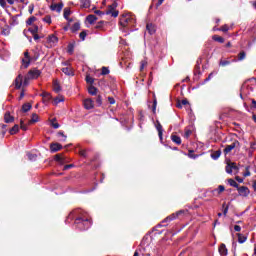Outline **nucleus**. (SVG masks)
Listing matches in <instances>:
<instances>
[{
    "label": "nucleus",
    "instance_id": "6e6d98bb",
    "mask_svg": "<svg viewBox=\"0 0 256 256\" xmlns=\"http://www.w3.org/2000/svg\"><path fill=\"white\" fill-rule=\"evenodd\" d=\"M230 165L232 167V171H236V173L239 171V166H237V163L230 162Z\"/></svg>",
    "mask_w": 256,
    "mask_h": 256
},
{
    "label": "nucleus",
    "instance_id": "2eb2a0df",
    "mask_svg": "<svg viewBox=\"0 0 256 256\" xmlns=\"http://www.w3.org/2000/svg\"><path fill=\"white\" fill-rule=\"evenodd\" d=\"M51 11H57V13H61V11L63 10V3H59V4H52L50 6Z\"/></svg>",
    "mask_w": 256,
    "mask_h": 256
},
{
    "label": "nucleus",
    "instance_id": "1a4fd4ad",
    "mask_svg": "<svg viewBox=\"0 0 256 256\" xmlns=\"http://www.w3.org/2000/svg\"><path fill=\"white\" fill-rule=\"evenodd\" d=\"M61 149H63V145H61L60 143L50 144L51 153H57V151H61Z\"/></svg>",
    "mask_w": 256,
    "mask_h": 256
},
{
    "label": "nucleus",
    "instance_id": "603ef678",
    "mask_svg": "<svg viewBox=\"0 0 256 256\" xmlns=\"http://www.w3.org/2000/svg\"><path fill=\"white\" fill-rule=\"evenodd\" d=\"M65 101V98L63 96L57 97L54 99V103L58 105V103H63Z\"/></svg>",
    "mask_w": 256,
    "mask_h": 256
},
{
    "label": "nucleus",
    "instance_id": "e2e57ef3",
    "mask_svg": "<svg viewBox=\"0 0 256 256\" xmlns=\"http://www.w3.org/2000/svg\"><path fill=\"white\" fill-rule=\"evenodd\" d=\"M103 25H105V21H99L96 24L95 29H103Z\"/></svg>",
    "mask_w": 256,
    "mask_h": 256
},
{
    "label": "nucleus",
    "instance_id": "58836bf2",
    "mask_svg": "<svg viewBox=\"0 0 256 256\" xmlns=\"http://www.w3.org/2000/svg\"><path fill=\"white\" fill-rule=\"evenodd\" d=\"M222 209H223V216L227 217V213H229V205H227L226 203H223Z\"/></svg>",
    "mask_w": 256,
    "mask_h": 256
},
{
    "label": "nucleus",
    "instance_id": "bf43d9fd",
    "mask_svg": "<svg viewBox=\"0 0 256 256\" xmlns=\"http://www.w3.org/2000/svg\"><path fill=\"white\" fill-rule=\"evenodd\" d=\"M79 37L81 39V41H85L86 37H87V31H82L80 34H79Z\"/></svg>",
    "mask_w": 256,
    "mask_h": 256
},
{
    "label": "nucleus",
    "instance_id": "39448f33",
    "mask_svg": "<svg viewBox=\"0 0 256 256\" xmlns=\"http://www.w3.org/2000/svg\"><path fill=\"white\" fill-rule=\"evenodd\" d=\"M237 191L240 197H249V193H251V191L249 190V187L247 186H239L237 188Z\"/></svg>",
    "mask_w": 256,
    "mask_h": 256
},
{
    "label": "nucleus",
    "instance_id": "69168bd1",
    "mask_svg": "<svg viewBox=\"0 0 256 256\" xmlns=\"http://www.w3.org/2000/svg\"><path fill=\"white\" fill-rule=\"evenodd\" d=\"M146 65H147L146 60H142L140 62V71H143V69H145Z\"/></svg>",
    "mask_w": 256,
    "mask_h": 256
},
{
    "label": "nucleus",
    "instance_id": "c9c22d12",
    "mask_svg": "<svg viewBox=\"0 0 256 256\" xmlns=\"http://www.w3.org/2000/svg\"><path fill=\"white\" fill-rule=\"evenodd\" d=\"M246 57H247V53L242 50L238 54V61H245Z\"/></svg>",
    "mask_w": 256,
    "mask_h": 256
},
{
    "label": "nucleus",
    "instance_id": "9b49d317",
    "mask_svg": "<svg viewBox=\"0 0 256 256\" xmlns=\"http://www.w3.org/2000/svg\"><path fill=\"white\" fill-rule=\"evenodd\" d=\"M40 97H42L43 103H49L52 99L51 93L49 92H42Z\"/></svg>",
    "mask_w": 256,
    "mask_h": 256
},
{
    "label": "nucleus",
    "instance_id": "8fccbe9b",
    "mask_svg": "<svg viewBox=\"0 0 256 256\" xmlns=\"http://www.w3.org/2000/svg\"><path fill=\"white\" fill-rule=\"evenodd\" d=\"M225 171H226V173H228L229 175H231V173H233V168L231 167V162H229V163L226 165Z\"/></svg>",
    "mask_w": 256,
    "mask_h": 256
},
{
    "label": "nucleus",
    "instance_id": "a18cd8bd",
    "mask_svg": "<svg viewBox=\"0 0 256 256\" xmlns=\"http://www.w3.org/2000/svg\"><path fill=\"white\" fill-rule=\"evenodd\" d=\"M64 19H69V15H71V8H69V7H66L65 9H64Z\"/></svg>",
    "mask_w": 256,
    "mask_h": 256
},
{
    "label": "nucleus",
    "instance_id": "c03bdc74",
    "mask_svg": "<svg viewBox=\"0 0 256 256\" xmlns=\"http://www.w3.org/2000/svg\"><path fill=\"white\" fill-rule=\"evenodd\" d=\"M183 105H189V100L183 99L181 102H178L176 107H178V109H181V107H183Z\"/></svg>",
    "mask_w": 256,
    "mask_h": 256
},
{
    "label": "nucleus",
    "instance_id": "4c0bfd02",
    "mask_svg": "<svg viewBox=\"0 0 256 256\" xmlns=\"http://www.w3.org/2000/svg\"><path fill=\"white\" fill-rule=\"evenodd\" d=\"M74 51H75V44H68L67 53H69V55H73Z\"/></svg>",
    "mask_w": 256,
    "mask_h": 256
},
{
    "label": "nucleus",
    "instance_id": "3c124183",
    "mask_svg": "<svg viewBox=\"0 0 256 256\" xmlns=\"http://www.w3.org/2000/svg\"><path fill=\"white\" fill-rule=\"evenodd\" d=\"M31 77L27 74L24 78V81H23V86L24 87H27V85H29V81H31Z\"/></svg>",
    "mask_w": 256,
    "mask_h": 256
},
{
    "label": "nucleus",
    "instance_id": "473e14b6",
    "mask_svg": "<svg viewBox=\"0 0 256 256\" xmlns=\"http://www.w3.org/2000/svg\"><path fill=\"white\" fill-rule=\"evenodd\" d=\"M212 39H213V41H216L217 43H225V38H223L219 35H213Z\"/></svg>",
    "mask_w": 256,
    "mask_h": 256
},
{
    "label": "nucleus",
    "instance_id": "6e6552de",
    "mask_svg": "<svg viewBox=\"0 0 256 256\" xmlns=\"http://www.w3.org/2000/svg\"><path fill=\"white\" fill-rule=\"evenodd\" d=\"M15 89H21L23 85V75L19 74L14 80Z\"/></svg>",
    "mask_w": 256,
    "mask_h": 256
},
{
    "label": "nucleus",
    "instance_id": "7ed1b4c3",
    "mask_svg": "<svg viewBox=\"0 0 256 256\" xmlns=\"http://www.w3.org/2000/svg\"><path fill=\"white\" fill-rule=\"evenodd\" d=\"M117 2H113L111 5L108 6V10L106 11V15H111L112 17L116 18L119 17V11L117 9Z\"/></svg>",
    "mask_w": 256,
    "mask_h": 256
},
{
    "label": "nucleus",
    "instance_id": "0e129e2a",
    "mask_svg": "<svg viewBox=\"0 0 256 256\" xmlns=\"http://www.w3.org/2000/svg\"><path fill=\"white\" fill-rule=\"evenodd\" d=\"M219 31H222L223 33H227V31H229V26L225 24L221 28H219Z\"/></svg>",
    "mask_w": 256,
    "mask_h": 256
},
{
    "label": "nucleus",
    "instance_id": "423d86ee",
    "mask_svg": "<svg viewBox=\"0 0 256 256\" xmlns=\"http://www.w3.org/2000/svg\"><path fill=\"white\" fill-rule=\"evenodd\" d=\"M47 43L48 45H50V47H55V45H57V43H59V38H57V36L55 35H49L47 37Z\"/></svg>",
    "mask_w": 256,
    "mask_h": 256
},
{
    "label": "nucleus",
    "instance_id": "aec40b11",
    "mask_svg": "<svg viewBox=\"0 0 256 256\" xmlns=\"http://www.w3.org/2000/svg\"><path fill=\"white\" fill-rule=\"evenodd\" d=\"M146 29H147V31H148V33H149L150 35H154V33H155V31H156L155 25H153L152 23H148V24L146 25Z\"/></svg>",
    "mask_w": 256,
    "mask_h": 256
},
{
    "label": "nucleus",
    "instance_id": "052dcab7",
    "mask_svg": "<svg viewBox=\"0 0 256 256\" xmlns=\"http://www.w3.org/2000/svg\"><path fill=\"white\" fill-rule=\"evenodd\" d=\"M218 192V195H221V193H223V191H225V186L223 185H219L218 189L214 190Z\"/></svg>",
    "mask_w": 256,
    "mask_h": 256
},
{
    "label": "nucleus",
    "instance_id": "7c9ffc66",
    "mask_svg": "<svg viewBox=\"0 0 256 256\" xmlns=\"http://www.w3.org/2000/svg\"><path fill=\"white\" fill-rule=\"evenodd\" d=\"M152 113H157V96L155 94H153Z\"/></svg>",
    "mask_w": 256,
    "mask_h": 256
},
{
    "label": "nucleus",
    "instance_id": "f3484780",
    "mask_svg": "<svg viewBox=\"0 0 256 256\" xmlns=\"http://www.w3.org/2000/svg\"><path fill=\"white\" fill-rule=\"evenodd\" d=\"M33 123H39V115L37 113H33L31 119L28 121V125H33Z\"/></svg>",
    "mask_w": 256,
    "mask_h": 256
},
{
    "label": "nucleus",
    "instance_id": "c85d7f7f",
    "mask_svg": "<svg viewBox=\"0 0 256 256\" xmlns=\"http://www.w3.org/2000/svg\"><path fill=\"white\" fill-rule=\"evenodd\" d=\"M237 237H238V243L243 244L245 243V241H247V236L241 234V233H237Z\"/></svg>",
    "mask_w": 256,
    "mask_h": 256
},
{
    "label": "nucleus",
    "instance_id": "f03ea898",
    "mask_svg": "<svg viewBox=\"0 0 256 256\" xmlns=\"http://www.w3.org/2000/svg\"><path fill=\"white\" fill-rule=\"evenodd\" d=\"M131 23H133V18H131V16H129V14H122L120 16L119 25H120V27H123V29L129 27V25H131Z\"/></svg>",
    "mask_w": 256,
    "mask_h": 256
},
{
    "label": "nucleus",
    "instance_id": "a19ab883",
    "mask_svg": "<svg viewBox=\"0 0 256 256\" xmlns=\"http://www.w3.org/2000/svg\"><path fill=\"white\" fill-rule=\"evenodd\" d=\"M35 21H37V17L31 16L30 18L27 19L26 25L31 26V25H33V23H35Z\"/></svg>",
    "mask_w": 256,
    "mask_h": 256
},
{
    "label": "nucleus",
    "instance_id": "6ab92c4d",
    "mask_svg": "<svg viewBox=\"0 0 256 256\" xmlns=\"http://www.w3.org/2000/svg\"><path fill=\"white\" fill-rule=\"evenodd\" d=\"M219 253L221 256H227L228 250H227V246H225V244L220 245Z\"/></svg>",
    "mask_w": 256,
    "mask_h": 256
},
{
    "label": "nucleus",
    "instance_id": "dca6fc26",
    "mask_svg": "<svg viewBox=\"0 0 256 256\" xmlns=\"http://www.w3.org/2000/svg\"><path fill=\"white\" fill-rule=\"evenodd\" d=\"M175 219L177 218V213H172L171 215H169L168 217H166L162 223H171V221H175Z\"/></svg>",
    "mask_w": 256,
    "mask_h": 256
},
{
    "label": "nucleus",
    "instance_id": "c756f323",
    "mask_svg": "<svg viewBox=\"0 0 256 256\" xmlns=\"http://www.w3.org/2000/svg\"><path fill=\"white\" fill-rule=\"evenodd\" d=\"M18 17H19V15L12 16V19H11V22H10V25L12 27H15V25H19Z\"/></svg>",
    "mask_w": 256,
    "mask_h": 256
},
{
    "label": "nucleus",
    "instance_id": "5701e85b",
    "mask_svg": "<svg viewBox=\"0 0 256 256\" xmlns=\"http://www.w3.org/2000/svg\"><path fill=\"white\" fill-rule=\"evenodd\" d=\"M80 3L83 9H89L91 7V0H80Z\"/></svg>",
    "mask_w": 256,
    "mask_h": 256
},
{
    "label": "nucleus",
    "instance_id": "49530a36",
    "mask_svg": "<svg viewBox=\"0 0 256 256\" xmlns=\"http://www.w3.org/2000/svg\"><path fill=\"white\" fill-rule=\"evenodd\" d=\"M230 64H231V61L229 60H220L219 62L220 67H227Z\"/></svg>",
    "mask_w": 256,
    "mask_h": 256
},
{
    "label": "nucleus",
    "instance_id": "4be33fe9",
    "mask_svg": "<svg viewBox=\"0 0 256 256\" xmlns=\"http://www.w3.org/2000/svg\"><path fill=\"white\" fill-rule=\"evenodd\" d=\"M210 157L212 159H214V161H217V159H219L221 157V150H217V151H213L211 154H210Z\"/></svg>",
    "mask_w": 256,
    "mask_h": 256
},
{
    "label": "nucleus",
    "instance_id": "20e7f679",
    "mask_svg": "<svg viewBox=\"0 0 256 256\" xmlns=\"http://www.w3.org/2000/svg\"><path fill=\"white\" fill-rule=\"evenodd\" d=\"M236 147H241V143L239 142V140H234L232 142V144L230 145H226L224 150H223V153L224 155H229V152L232 150V149H235Z\"/></svg>",
    "mask_w": 256,
    "mask_h": 256
},
{
    "label": "nucleus",
    "instance_id": "f257e3e1",
    "mask_svg": "<svg viewBox=\"0 0 256 256\" xmlns=\"http://www.w3.org/2000/svg\"><path fill=\"white\" fill-rule=\"evenodd\" d=\"M74 225L79 231H87V229H91L93 220L86 216H78L74 221Z\"/></svg>",
    "mask_w": 256,
    "mask_h": 256
},
{
    "label": "nucleus",
    "instance_id": "79ce46f5",
    "mask_svg": "<svg viewBox=\"0 0 256 256\" xmlns=\"http://www.w3.org/2000/svg\"><path fill=\"white\" fill-rule=\"evenodd\" d=\"M188 157L190 159H197V157H199V154H195V151L194 150H189L188 151Z\"/></svg>",
    "mask_w": 256,
    "mask_h": 256
},
{
    "label": "nucleus",
    "instance_id": "f8f14e48",
    "mask_svg": "<svg viewBox=\"0 0 256 256\" xmlns=\"http://www.w3.org/2000/svg\"><path fill=\"white\" fill-rule=\"evenodd\" d=\"M157 125H156V129L158 131V137L160 139V141H163V126L161 125V122L156 121Z\"/></svg>",
    "mask_w": 256,
    "mask_h": 256
},
{
    "label": "nucleus",
    "instance_id": "393cba45",
    "mask_svg": "<svg viewBox=\"0 0 256 256\" xmlns=\"http://www.w3.org/2000/svg\"><path fill=\"white\" fill-rule=\"evenodd\" d=\"M189 213L188 210H179L176 212V217L178 219H182V217H185V215H187Z\"/></svg>",
    "mask_w": 256,
    "mask_h": 256
},
{
    "label": "nucleus",
    "instance_id": "de8ad7c7",
    "mask_svg": "<svg viewBox=\"0 0 256 256\" xmlns=\"http://www.w3.org/2000/svg\"><path fill=\"white\" fill-rule=\"evenodd\" d=\"M86 83H88L89 85H93V83H95V78L87 75L86 79H85Z\"/></svg>",
    "mask_w": 256,
    "mask_h": 256
},
{
    "label": "nucleus",
    "instance_id": "a878e982",
    "mask_svg": "<svg viewBox=\"0 0 256 256\" xmlns=\"http://www.w3.org/2000/svg\"><path fill=\"white\" fill-rule=\"evenodd\" d=\"M171 140L173 141V143H176V145H181V137L180 136L172 134Z\"/></svg>",
    "mask_w": 256,
    "mask_h": 256
},
{
    "label": "nucleus",
    "instance_id": "cd10ccee",
    "mask_svg": "<svg viewBox=\"0 0 256 256\" xmlns=\"http://www.w3.org/2000/svg\"><path fill=\"white\" fill-rule=\"evenodd\" d=\"M29 65H31V58H23L22 67H24V69H27Z\"/></svg>",
    "mask_w": 256,
    "mask_h": 256
},
{
    "label": "nucleus",
    "instance_id": "ddd939ff",
    "mask_svg": "<svg viewBox=\"0 0 256 256\" xmlns=\"http://www.w3.org/2000/svg\"><path fill=\"white\" fill-rule=\"evenodd\" d=\"M84 108L89 110V109H93L94 105H93V100L91 98L85 99L83 102Z\"/></svg>",
    "mask_w": 256,
    "mask_h": 256
},
{
    "label": "nucleus",
    "instance_id": "bb28decb",
    "mask_svg": "<svg viewBox=\"0 0 256 256\" xmlns=\"http://www.w3.org/2000/svg\"><path fill=\"white\" fill-rule=\"evenodd\" d=\"M97 20V16L90 14L86 17V21H88V23L90 25H93V23Z\"/></svg>",
    "mask_w": 256,
    "mask_h": 256
},
{
    "label": "nucleus",
    "instance_id": "9d476101",
    "mask_svg": "<svg viewBox=\"0 0 256 256\" xmlns=\"http://www.w3.org/2000/svg\"><path fill=\"white\" fill-rule=\"evenodd\" d=\"M27 75L32 79H38L39 77H41V72L40 70H37V69L29 70Z\"/></svg>",
    "mask_w": 256,
    "mask_h": 256
},
{
    "label": "nucleus",
    "instance_id": "2f4dec72",
    "mask_svg": "<svg viewBox=\"0 0 256 256\" xmlns=\"http://www.w3.org/2000/svg\"><path fill=\"white\" fill-rule=\"evenodd\" d=\"M97 91H98L97 87H95V86H93V85H90V86L88 87V93H89L90 95H97Z\"/></svg>",
    "mask_w": 256,
    "mask_h": 256
},
{
    "label": "nucleus",
    "instance_id": "b1692460",
    "mask_svg": "<svg viewBox=\"0 0 256 256\" xmlns=\"http://www.w3.org/2000/svg\"><path fill=\"white\" fill-rule=\"evenodd\" d=\"M89 153H91V149L80 150V151H79L80 157H84V159L89 158Z\"/></svg>",
    "mask_w": 256,
    "mask_h": 256
},
{
    "label": "nucleus",
    "instance_id": "412c9836",
    "mask_svg": "<svg viewBox=\"0 0 256 256\" xmlns=\"http://www.w3.org/2000/svg\"><path fill=\"white\" fill-rule=\"evenodd\" d=\"M32 108H33V106L31 105V103L27 102L22 105V112L28 113V111H31Z\"/></svg>",
    "mask_w": 256,
    "mask_h": 256
},
{
    "label": "nucleus",
    "instance_id": "5fc2aeb1",
    "mask_svg": "<svg viewBox=\"0 0 256 256\" xmlns=\"http://www.w3.org/2000/svg\"><path fill=\"white\" fill-rule=\"evenodd\" d=\"M57 137H63L62 141H67V135H65V132H63V131H59L57 133Z\"/></svg>",
    "mask_w": 256,
    "mask_h": 256
},
{
    "label": "nucleus",
    "instance_id": "09e8293b",
    "mask_svg": "<svg viewBox=\"0 0 256 256\" xmlns=\"http://www.w3.org/2000/svg\"><path fill=\"white\" fill-rule=\"evenodd\" d=\"M96 103H97V107H101V105H103V97L101 95H98L96 97Z\"/></svg>",
    "mask_w": 256,
    "mask_h": 256
},
{
    "label": "nucleus",
    "instance_id": "f704fd0d",
    "mask_svg": "<svg viewBox=\"0 0 256 256\" xmlns=\"http://www.w3.org/2000/svg\"><path fill=\"white\" fill-rule=\"evenodd\" d=\"M10 135H16V133H19V126L15 124L9 131Z\"/></svg>",
    "mask_w": 256,
    "mask_h": 256
},
{
    "label": "nucleus",
    "instance_id": "72a5a7b5",
    "mask_svg": "<svg viewBox=\"0 0 256 256\" xmlns=\"http://www.w3.org/2000/svg\"><path fill=\"white\" fill-rule=\"evenodd\" d=\"M79 29H81V24L79 22H75L71 27L72 33H76V31H79Z\"/></svg>",
    "mask_w": 256,
    "mask_h": 256
},
{
    "label": "nucleus",
    "instance_id": "680f3d73",
    "mask_svg": "<svg viewBox=\"0 0 256 256\" xmlns=\"http://www.w3.org/2000/svg\"><path fill=\"white\" fill-rule=\"evenodd\" d=\"M109 73H110L109 68L103 66L101 75H109Z\"/></svg>",
    "mask_w": 256,
    "mask_h": 256
},
{
    "label": "nucleus",
    "instance_id": "a211bd4d",
    "mask_svg": "<svg viewBox=\"0 0 256 256\" xmlns=\"http://www.w3.org/2000/svg\"><path fill=\"white\" fill-rule=\"evenodd\" d=\"M61 71H62V73H64L65 75H68V76L75 75L73 73V68H71V67H64V68L61 69Z\"/></svg>",
    "mask_w": 256,
    "mask_h": 256
},
{
    "label": "nucleus",
    "instance_id": "774afa93",
    "mask_svg": "<svg viewBox=\"0 0 256 256\" xmlns=\"http://www.w3.org/2000/svg\"><path fill=\"white\" fill-rule=\"evenodd\" d=\"M251 109H255L256 110V100L255 99H252Z\"/></svg>",
    "mask_w": 256,
    "mask_h": 256
},
{
    "label": "nucleus",
    "instance_id": "0eeeda50",
    "mask_svg": "<svg viewBox=\"0 0 256 256\" xmlns=\"http://www.w3.org/2000/svg\"><path fill=\"white\" fill-rule=\"evenodd\" d=\"M54 161H56L57 163H59V165H65V163H67V157H64L63 154H56L54 156Z\"/></svg>",
    "mask_w": 256,
    "mask_h": 256
},
{
    "label": "nucleus",
    "instance_id": "37998d69",
    "mask_svg": "<svg viewBox=\"0 0 256 256\" xmlns=\"http://www.w3.org/2000/svg\"><path fill=\"white\" fill-rule=\"evenodd\" d=\"M28 31H29L32 35H35V34L39 33V26L34 25V27H33V28H29Z\"/></svg>",
    "mask_w": 256,
    "mask_h": 256
},
{
    "label": "nucleus",
    "instance_id": "e433bc0d",
    "mask_svg": "<svg viewBox=\"0 0 256 256\" xmlns=\"http://www.w3.org/2000/svg\"><path fill=\"white\" fill-rule=\"evenodd\" d=\"M228 183L230 187H235L236 189H239V184L233 178L228 179Z\"/></svg>",
    "mask_w": 256,
    "mask_h": 256
},
{
    "label": "nucleus",
    "instance_id": "864d4df0",
    "mask_svg": "<svg viewBox=\"0 0 256 256\" xmlns=\"http://www.w3.org/2000/svg\"><path fill=\"white\" fill-rule=\"evenodd\" d=\"M249 169H251L250 166L245 167V173L243 174L244 177H251V171H249Z\"/></svg>",
    "mask_w": 256,
    "mask_h": 256
},
{
    "label": "nucleus",
    "instance_id": "338daca9",
    "mask_svg": "<svg viewBox=\"0 0 256 256\" xmlns=\"http://www.w3.org/2000/svg\"><path fill=\"white\" fill-rule=\"evenodd\" d=\"M73 167H75V165H73V164H67V165L64 166L63 171H67V170H69V169H73Z\"/></svg>",
    "mask_w": 256,
    "mask_h": 256
},
{
    "label": "nucleus",
    "instance_id": "4d7b16f0",
    "mask_svg": "<svg viewBox=\"0 0 256 256\" xmlns=\"http://www.w3.org/2000/svg\"><path fill=\"white\" fill-rule=\"evenodd\" d=\"M42 21H44V23H48V25H51L52 21H51V16L47 15L45 16Z\"/></svg>",
    "mask_w": 256,
    "mask_h": 256
},
{
    "label": "nucleus",
    "instance_id": "ea45409f",
    "mask_svg": "<svg viewBox=\"0 0 256 256\" xmlns=\"http://www.w3.org/2000/svg\"><path fill=\"white\" fill-rule=\"evenodd\" d=\"M53 87H54L55 93H59L61 91V85H59V82L54 81L53 82Z\"/></svg>",
    "mask_w": 256,
    "mask_h": 256
},
{
    "label": "nucleus",
    "instance_id": "13d9d810",
    "mask_svg": "<svg viewBox=\"0 0 256 256\" xmlns=\"http://www.w3.org/2000/svg\"><path fill=\"white\" fill-rule=\"evenodd\" d=\"M20 129H22V131H27V124H25V122L23 120H20Z\"/></svg>",
    "mask_w": 256,
    "mask_h": 256
},
{
    "label": "nucleus",
    "instance_id": "4468645a",
    "mask_svg": "<svg viewBox=\"0 0 256 256\" xmlns=\"http://www.w3.org/2000/svg\"><path fill=\"white\" fill-rule=\"evenodd\" d=\"M15 121V117L11 116V112L7 111L4 114V122L5 123H13Z\"/></svg>",
    "mask_w": 256,
    "mask_h": 256
}]
</instances>
